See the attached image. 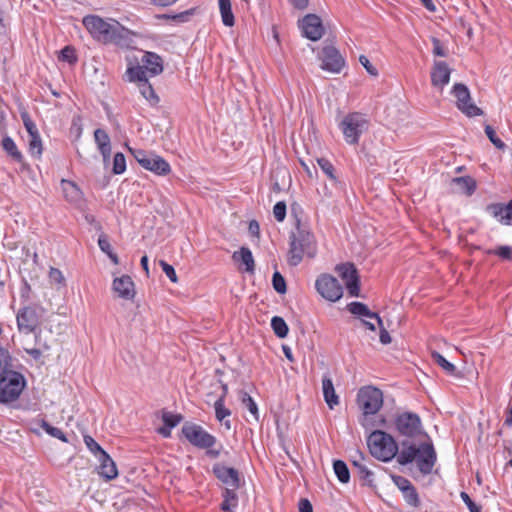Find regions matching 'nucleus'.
Returning <instances> with one entry per match:
<instances>
[{
	"label": "nucleus",
	"instance_id": "obj_53",
	"mask_svg": "<svg viewBox=\"0 0 512 512\" xmlns=\"http://www.w3.org/2000/svg\"><path fill=\"white\" fill-rule=\"evenodd\" d=\"M11 360L9 351L0 346V373L11 367Z\"/></svg>",
	"mask_w": 512,
	"mask_h": 512
},
{
	"label": "nucleus",
	"instance_id": "obj_60",
	"mask_svg": "<svg viewBox=\"0 0 512 512\" xmlns=\"http://www.w3.org/2000/svg\"><path fill=\"white\" fill-rule=\"evenodd\" d=\"M393 483L396 485V487L403 492L407 488H409L412 483L403 476H393L392 477Z\"/></svg>",
	"mask_w": 512,
	"mask_h": 512
},
{
	"label": "nucleus",
	"instance_id": "obj_23",
	"mask_svg": "<svg viewBox=\"0 0 512 512\" xmlns=\"http://www.w3.org/2000/svg\"><path fill=\"white\" fill-rule=\"evenodd\" d=\"M141 63L150 76L159 75L163 71L161 57L153 52H145L142 56Z\"/></svg>",
	"mask_w": 512,
	"mask_h": 512
},
{
	"label": "nucleus",
	"instance_id": "obj_22",
	"mask_svg": "<svg viewBox=\"0 0 512 512\" xmlns=\"http://www.w3.org/2000/svg\"><path fill=\"white\" fill-rule=\"evenodd\" d=\"M97 460L99 462L98 473L101 477L106 480H112L118 476L116 464L107 452L101 453Z\"/></svg>",
	"mask_w": 512,
	"mask_h": 512
},
{
	"label": "nucleus",
	"instance_id": "obj_43",
	"mask_svg": "<svg viewBox=\"0 0 512 512\" xmlns=\"http://www.w3.org/2000/svg\"><path fill=\"white\" fill-rule=\"evenodd\" d=\"M40 426L47 434L50 436L57 438L63 442H68V439L66 435L63 433V431L57 427L51 426L47 421L44 419L40 420Z\"/></svg>",
	"mask_w": 512,
	"mask_h": 512
},
{
	"label": "nucleus",
	"instance_id": "obj_52",
	"mask_svg": "<svg viewBox=\"0 0 512 512\" xmlns=\"http://www.w3.org/2000/svg\"><path fill=\"white\" fill-rule=\"evenodd\" d=\"M489 254L499 256L503 260H510L512 258V247L510 246H499L494 250H489Z\"/></svg>",
	"mask_w": 512,
	"mask_h": 512
},
{
	"label": "nucleus",
	"instance_id": "obj_21",
	"mask_svg": "<svg viewBox=\"0 0 512 512\" xmlns=\"http://www.w3.org/2000/svg\"><path fill=\"white\" fill-rule=\"evenodd\" d=\"M487 211L503 225H512V200L508 204H490Z\"/></svg>",
	"mask_w": 512,
	"mask_h": 512
},
{
	"label": "nucleus",
	"instance_id": "obj_2",
	"mask_svg": "<svg viewBox=\"0 0 512 512\" xmlns=\"http://www.w3.org/2000/svg\"><path fill=\"white\" fill-rule=\"evenodd\" d=\"M316 254L317 242L313 233L297 219L295 229L290 234L289 264L297 266L305 255L314 258Z\"/></svg>",
	"mask_w": 512,
	"mask_h": 512
},
{
	"label": "nucleus",
	"instance_id": "obj_24",
	"mask_svg": "<svg viewBox=\"0 0 512 512\" xmlns=\"http://www.w3.org/2000/svg\"><path fill=\"white\" fill-rule=\"evenodd\" d=\"M322 391L324 400L330 409H333L339 404V398L335 393L334 385L329 374H324L322 377Z\"/></svg>",
	"mask_w": 512,
	"mask_h": 512
},
{
	"label": "nucleus",
	"instance_id": "obj_46",
	"mask_svg": "<svg viewBox=\"0 0 512 512\" xmlns=\"http://www.w3.org/2000/svg\"><path fill=\"white\" fill-rule=\"evenodd\" d=\"M242 404L250 411V413L258 419V408L253 398L247 393H241Z\"/></svg>",
	"mask_w": 512,
	"mask_h": 512
},
{
	"label": "nucleus",
	"instance_id": "obj_42",
	"mask_svg": "<svg viewBox=\"0 0 512 512\" xmlns=\"http://www.w3.org/2000/svg\"><path fill=\"white\" fill-rule=\"evenodd\" d=\"M317 163L325 175L333 182L337 183L338 179L335 175V168L333 164L326 158H318Z\"/></svg>",
	"mask_w": 512,
	"mask_h": 512
},
{
	"label": "nucleus",
	"instance_id": "obj_13",
	"mask_svg": "<svg viewBox=\"0 0 512 512\" xmlns=\"http://www.w3.org/2000/svg\"><path fill=\"white\" fill-rule=\"evenodd\" d=\"M351 296L357 297L360 292L359 275L353 263L338 264L335 268Z\"/></svg>",
	"mask_w": 512,
	"mask_h": 512
},
{
	"label": "nucleus",
	"instance_id": "obj_17",
	"mask_svg": "<svg viewBox=\"0 0 512 512\" xmlns=\"http://www.w3.org/2000/svg\"><path fill=\"white\" fill-rule=\"evenodd\" d=\"M39 324V317L32 307H24L17 313V325L21 332L26 334L35 331Z\"/></svg>",
	"mask_w": 512,
	"mask_h": 512
},
{
	"label": "nucleus",
	"instance_id": "obj_59",
	"mask_svg": "<svg viewBox=\"0 0 512 512\" xmlns=\"http://www.w3.org/2000/svg\"><path fill=\"white\" fill-rule=\"evenodd\" d=\"M460 497L470 512H481V507L477 505L466 492H461Z\"/></svg>",
	"mask_w": 512,
	"mask_h": 512
},
{
	"label": "nucleus",
	"instance_id": "obj_49",
	"mask_svg": "<svg viewBox=\"0 0 512 512\" xmlns=\"http://www.w3.org/2000/svg\"><path fill=\"white\" fill-rule=\"evenodd\" d=\"M21 119L23 121L24 127H25L26 131L28 132L29 136L39 133L36 124L31 119L30 115L27 112L21 113Z\"/></svg>",
	"mask_w": 512,
	"mask_h": 512
},
{
	"label": "nucleus",
	"instance_id": "obj_38",
	"mask_svg": "<svg viewBox=\"0 0 512 512\" xmlns=\"http://www.w3.org/2000/svg\"><path fill=\"white\" fill-rule=\"evenodd\" d=\"M271 327L276 336L285 338L289 332L288 326L283 318L274 316L271 320Z\"/></svg>",
	"mask_w": 512,
	"mask_h": 512
},
{
	"label": "nucleus",
	"instance_id": "obj_40",
	"mask_svg": "<svg viewBox=\"0 0 512 512\" xmlns=\"http://www.w3.org/2000/svg\"><path fill=\"white\" fill-rule=\"evenodd\" d=\"M432 359L437 363L447 374L455 375L456 367L454 364L446 360V358L438 352H432Z\"/></svg>",
	"mask_w": 512,
	"mask_h": 512
},
{
	"label": "nucleus",
	"instance_id": "obj_4",
	"mask_svg": "<svg viewBox=\"0 0 512 512\" xmlns=\"http://www.w3.org/2000/svg\"><path fill=\"white\" fill-rule=\"evenodd\" d=\"M26 386L24 376L11 367L0 373V402L9 403L15 401L21 395Z\"/></svg>",
	"mask_w": 512,
	"mask_h": 512
},
{
	"label": "nucleus",
	"instance_id": "obj_9",
	"mask_svg": "<svg viewBox=\"0 0 512 512\" xmlns=\"http://www.w3.org/2000/svg\"><path fill=\"white\" fill-rule=\"evenodd\" d=\"M451 92L456 98L457 108L466 116L474 117L483 113V111L472 102L470 91L466 85L456 83Z\"/></svg>",
	"mask_w": 512,
	"mask_h": 512
},
{
	"label": "nucleus",
	"instance_id": "obj_32",
	"mask_svg": "<svg viewBox=\"0 0 512 512\" xmlns=\"http://www.w3.org/2000/svg\"><path fill=\"white\" fill-rule=\"evenodd\" d=\"M219 10L222 22L227 27H232L235 24V18L232 12L230 0H218Z\"/></svg>",
	"mask_w": 512,
	"mask_h": 512
},
{
	"label": "nucleus",
	"instance_id": "obj_44",
	"mask_svg": "<svg viewBox=\"0 0 512 512\" xmlns=\"http://www.w3.org/2000/svg\"><path fill=\"white\" fill-rule=\"evenodd\" d=\"M402 495L408 505L412 507H418L420 505L419 495L413 485L404 490Z\"/></svg>",
	"mask_w": 512,
	"mask_h": 512
},
{
	"label": "nucleus",
	"instance_id": "obj_8",
	"mask_svg": "<svg viewBox=\"0 0 512 512\" xmlns=\"http://www.w3.org/2000/svg\"><path fill=\"white\" fill-rule=\"evenodd\" d=\"M184 438L193 446L199 449H208L213 447L217 439L208 433L202 426L193 422H185L181 429Z\"/></svg>",
	"mask_w": 512,
	"mask_h": 512
},
{
	"label": "nucleus",
	"instance_id": "obj_50",
	"mask_svg": "<svg viewBox=\"0 0 512 512\" xmlns=\"http://www.w3.org/2000/svg\"><path fill=\"white\" fill-rule=\"evenodd\" d=\"M273 288L276 292L284 294L287 290L284 277L276 271L272 277Z\"/></svg>",
	"mask_w": 512,
	"mask_h": 512
},
{
	"label": "nucleus",
	"instance_id": "obj_64",
	"mask_svg": "<svg viewBox=\"0 0 512 512\" xmlns=\"http://www.w3.org/2000/svg\"><path fill=\"white\" fill-rule=\"evenodd\" d=\"M300 512H313V508L308 499H301L299 502Z\"/></svg>",
	"mask_w": 512,
	"mask_h": 512
},
{
	"label": "nucleus",
	"instance_id": "obj_18",
	"mask_svg": "<svg viewBox=\"0 0 512 512\" xmlns=\"http://www.w3.org/2000/svg\"><path fill=\"white\" fill-rule=\"evenodd\" d=\"M113 291L126 300H131L135 296L134 282L128 275H122L113 280Z\"/></svg>",
	"mask_w": 512,
	"mask_h": 512
},
{
	"label": "nucleus",
	"instance_id": "obj_41",
	"mask_svg": "<svg viewBox=\"0 0 512 512\" xmlns=\"http://www.w3.org/2000/svg\"><path fill=\"white\" fill-rule=\"evenodd\" d=\"M29 152L34 157H40L42 155L43 146L40 134L29 136L28 140Z\"/></svg>",
	"mask_w": 512,
	"mask_h": 512
},
{
	"label": "nucleus",
	"instance_id": "obj_48",
	"mask_svg": "<svg viewBox=\"0 0 512 512\" xmlns=\"http://www.w3.org/2000/svg\"><path fill=\"white\" fill-rule=\"evenodd\" d=\"M84 443L96 458L101 456V453H105L101 446L91 436H84Z\"/></svg>",
	"mask_w": 512,
	"mask_h": 512
},
{
	"label": "nucleus",
	"instance_id": "obj_3",
	"mask_svg": "<svg viewBox=\"0 0 512 512\" xmlns=\"http://www.w3.org/2000/svg\"><path fill=\"white\" fill-rule=\"evenodd\" d=\"M367 445L371 455L383 462L392 460L398 452L395 439L381 430H375L369 435Z\"/></svg>",
	"mask_w": 512,
	"mask_h": 512
},
{
	"label": "nucleus",
	"instance_id": "obj_37",
	"mask_svg": "<svg viewBox=\"0 0 512 512\" xmlns=\"http://www.w3.org/2000/svg\"><path fill=\"white\" fill-rule=\"evenodd\" d=\"M334 472L341 483H348L350 480V472L347 464L342 460H335L333 463Z\"/></svg>",
	"mask_w": 512,
	"mask_h": 512
},
{
	"label": "nucleus",
	"instance_id": "obj_25",
	"mask_svg": "<svg viewBox=\"0 0 512 512\" xmlns=\"http://www.w3.org/2000/svg\"><path fill=\"white\" fill-rule=\"evenodd\" d=\"M455 192L463 193L468 196L476 190V181L470 176L455 177L451 180Z\"/></svg>",
	"mask_w": 512,
	"mask_h": 512
},
{
	"label": "nucleus",
	"instance_id": "obj_54",
	"mask_svg": "<svg viewBox=\"0 0 512 512\" xmlns=\"http://www.w3.org/2000/svg\"><path fill=\"white\" fill-rule=\"evenodd\" d=\"M48 276L51 283L65 286V277L59 269L51 267Z\"/></svg>",
	"mask_w": 512,
	"mask_h": 512
},
{
	"label": "nucleus",
	"instance_id": "obj_30",
	"mask_svg": "<svg viewBox=\"0 0 512 512\" xmlns=\"http://www.w3.org/2000/svg\"><path fill=\"white\" fill-rule=\"evenodd\" d=\"M236 262H242L245 265L246 272H253L255 267L252 252L247 247H241L239 251H235L232 256Z\"/></svg>",
	"mask_w": 512,
	"mask_h": 512
},
{
	"label": "nucleus",
	"instance_id": "obj_5",
	"mask_svg": "<svg viewBox=\"0 0 512 512\" xmlns=\"http://www.w3.org/2000/svg\"><path fill=\"white\" fill-rule=\"evenodd\" d=\"M369 126L368 120L363 114L354 112L346 115L340 123V129L348 144L356 145L360 136L367 131Z\"/></svg>",
	"mask_w": 512,
	"mask_h": 512
},
{
	"label": "nucleus",
	"instance_id": "obj_63",
	"mask_svg": "<svg viewBox=\"0 0 512 512\" xmlns=\"http://www.w3.org/2000/svg\"><path fill=\"white\" fill-rule=\"evenodd\" d=\"M378 326L380 328V335H379L380 342L384 345L390 344L392 339H391L389 332L383 326V322L381 321V325H378Z\"/></svg>",
	"mask_w": 512,
	"mask_h": 512
},
{
	"label": "nucleus",
	"instance_id": "obj_27",
	"mask_svg": "<svg viewBox=\"0 0 512 512\" xmlns=\"http://www.w3.org/2000/svg\"><path fill=\"white\" fill-rule=\"evenodd\" d=\"M419 452V446L417 447L415 444L409 443L407 441L402 442V449L398 453L397 452V462L401 465L409 464L415 461L417 458V453Z\"/></svg>",
	"mask_w": 512,
	"mask_h": 512
},
{
	"label": "nucleus",
	"instance_id": "obj_14",
	"mask_svg": "<svg viewBox=\"0 0 512 512\" xmlns=\"http://www.w3.org/2000/svg\"><path fill=\"white\" fill-rule=\"evenodd\" d=\"M304 37L312 41L319 40L325 32L322 20L316 14H307L298 22Z\"/></svg>",
	"mask_w": 512,
	"mask_h": 512
},
{
	"label": "nucleus",
	"instance_id": "obj_57",
	"mask_svg": "<svg viewBox=\"0 0 512 512\" xmlns=\"http://www.w3.org/2000/svg\"><path fill=\"white\" fill-rule=\"evenodd\" d=\"M159 264L162 267L163 272L170 279V281H172L173 283H176L178 281V279H177V275H176V272H175V269L173 268V266H171L164 260H160Z\"/></svg>",
	"mask_w": 512,
	"mask_h": 512
},
{
	"label": "nucleus",
	"instance_id": "obj_36",
	"mask_svg": "<svg viewBox=\"0 0 512 512\" xmlns=\"http://www.w3.org/2000/svg\"><path fill=\"white\" fill-rule=\"evenodd\" d=\"M223 395L215 401L214 408H215V416L216 419L220 422H222L226 417L230 416L231 412L229 409H227L224 405V398L225 394L227 392V386H223Z\"/></svg>",
	"mask_w": 512,
	"mask_h": 512
},
{
	"label": "nucleus",
	"instance_id": "obj_62",
	"mask_svg": "<svg viewBox=\"0 0 512 512\" xmlns=\"http://www.w3.org/2000/svg\"><path fill=\"white\" fill-rule=\"evenodd\" d=\"M359 62L361 63V65L366 69V71L370 75H372V76L378 75L377 69L370 63L369 59L366 56L361 55L359 57Z\"/></svg>",
	"mask_w": 512,
	"mask_h": 512
},
{
	"label": "nucleus",
	"instance_id": "obj_51",
	"mask_svg": "<svg viewBox=\"0 0 512 512\" xmlns=\"http://www.w3.org/2000/svg\"><path fill=\"white\" fill-rule=\"evenodd\" d=\"M485 133L495 147L499 149L505 147V143L496 135L495 130L490 125L485 127Z\"/></svg>",
	"mask_w": 512,
	"mask_h": 512
},
{
	"label": "nucleus",
	"instance_id": "obj_56",
	"mask_svg": "<svg viewBox=\"0 0 512 512\" xmlns=\"http://www.w3.org/2000/svg\"><path fill=\"white\" fill-rule=\"evenodd\" d=\"M273 214L278 222H282L286 217V203L283 201L277 202L273 207Z\"/></svg>",
	"mask_w": 512,
	"mask_h": 512
},
{
	"label": "nucleus",
	"instance_id": "obj_33",
	"mask_svg": "<svg viewBox=\"0 0 512 512\" xmlns=\"http://www.w3.org/2000/svg\"><path fill=\"white\" fill-rule=\"evenodd\" d=\"M3 150L16 162H22L23 155L18 150L16 143L9 136H4L1 142Z\"/></svg>",
	"mask_w": 512,
	"mask_h": 512
},
{
	"label": "nucleus",
	"instance_id": "obj_20",
	"mask_svg": "<svg viewBox=\"0 0 512 512\" xmlns=\"http://www.w3.org/2000/svg\"><path fill=\"white\" fill-rule=\"evenodd\" d=\"M365 456L357 450L351 458L352 465L357 469L358 476L365 481V485L374 486L373 472L365 465Z\"/></svg>",
	"mask_w": 512,
	"mask_h": 512
},
{
	"label": "nucleus",
	"instance_id": "obj_29",
	"mask_svg": "<svg viewBox=\"0 0 512 512\" xmlns=\"http://www.w3.org/2000/svg\"><path fill=\"white\" fill-rule=\"evenodd\" d=\"M94 138L104 160H107L111 153L110 138L108 134L102 129H96L94 132Z\"/></svg>",
	"mask_w": 512,
	"mask_h": 512
},
{
	"label": "nucleus",
	"instance_id": "obj_6",
	"mask_svg": "<svg viewBox=\"0 0 512 512\" xmlns=\"http://www.w3.org/2000/svg\"><path fill=\"white\" fill-rule=\"evenodd\" d=\"M357 403L363 412L364 421L375 415L383 406V393L373 386L362 387L357 394Z\"/></svg>",
	"mask_w": 512,
	"mask_h": 512
},
{
	"label": "nucleus",
	"instance_id": "obj_16",
	"mask_svg": "<svg viewBox=\"0 0 512 512\" xmlns=\"http://www.w3.org/2000/svg\"><path fill=\"white\" fill-rule=\"evenodd\" d=\"M213 473L226 488L238 489L240 486L239 472L235 468L226 467L220 463L213 465Z\"/></svg>",
	"mask_w": 512,
	"mask_h": 512
},
{
	"label": "nucleus",
	"instance_id": "obj_61",
	"mask_svg": "<svg viewBox=\"0 0 512 512\" xmlns=\"http://www.w3.org/2000/svg\"><path fill=\"white\" fill-rule=\"evenodd\" d=\"M98 245H99L100 250L102 252H104L105 254H109V253H111V251H113L111 244L108 240V237L105 234H101L99 236Z\"/></svg>",
	"mask_w": 512,
	"mask_h": 512
},
{
	"label": "nucleus",
	"instance_id": "obj_10",
	"mask_svg": "<svg viewBox=\"0 0 512 512\" xmlns=\"http://www.w3.org/2000/svg\"><path fill=\"white\" fill-rule=\"evenodd\" d=\"M317 292L325 299L335 302L343 295V288L338 280L329 274L320 275L315 282Z\"/></svg>",
	"mask_w": 512,
	"mask_h": 512
},
{
	"label": "nucleus",
	"instance_id": "obj_15",
	"mask_svg": "<svg viewBox=\"0 0 512 512\" xmlns=\"http://www.w3.org/2000/svg\"><path fill=\"white\" fill-rule=\"evenodd\" d=\"M415 461L422 474H430L436 462V452L433 445L431 443L420 444Z\"/></svg>",
	"mask_w": 512,
	"mask_h": 512
},
{
	"label": "nucleus",
	"instance_id": "obj_58",
	"mask_svg": "<svg viewBox=\"0 0 512 512\" xmlns=\"http://www.w3.org/2000/svg\"><path fill=\"white\" fill-rule=\"evenodd\" d=\"M431 41L433 45V54L438 57H446L447 50L445 49L441 41L436 37H433Z\"/></svg>",
	"mask_w": 512,
	"mask_h": 512
},
{
	"label": "nucleus",
	"instance_id": "obj_1",
	"mask_svg": "<svg viewBox=\"0 0 512 512\" xmlns=\"http://www.w3.org/2000/svg\"><path fill=\"white\" fill-rule=\"evenodd\" d=\"M83 25L92 35V37L105 44H115L124 48L134 46V38L137 36L119 22L109 19V21L96 15H88L83 18Z\"/></svg>",
	"mask_w": 512,
	"mask_h": 512
},
{
	"label": "nucleus",
	"instance_id": "obj_47",
	"mask_svg": "<svg viewBox=\"0 0 512 512\" xmlns=\"http://www.w3.org/2000/svg\"><path fill=\"white\" fill-rule=\"evenodd\" d=\"M112 170L114 174H122L126 170V160L122 153L118 152L114 155Z\"/></svg>",
	"mask_w": 512,
	"mask_h": 512
},
{
	"label": "nucleus",
	"instance_id": "obj_34",
	"mask_svg": "<svg viewBox=\"0 0 512 512\" xmlns=\"http://www.w3.org/2000/svg\"><path fill=\"white\" fill-rule=\"evenodd\" d=\"M138 86L141 95L149 102L151 106H156L159 103L160 99L148 81L139 83Z\"/></svg>",
	"mask_w": 512,
	"mask_h": 512
},
{
	"label": "nucleus",
	"instance_id": "obj_7",
	"mask_svg": "<svg viewBox=\"0 0 512 512\" xmlns=\"http://www.w3.org/2000/svg\"><path fill=\"white\" fill-rule=\"evenodd\" d=\"M129 151L144 169L159 176H166L171 172L170 164L163 157L143 149L129 148Z\"/></svg>",
	"mask_w": 512,
	"mask_h": 512
},
{
	"label": "nucleus",
	"instance_id": "obj_39",
	"mask_svg": "<svg viewBox=\"0 0 512 512\" xmlns=\"http://www.w3.org/2000/svg\"><path fill=\"white\" fill-rule=\"evenodd\" d=\"M195 9L191 8L186 11L176 13V14H161L157 15L158 19L172 20L177 23H184L189 20V17L194 14Z\"/></svg>",
	"mask_w": 512,
	"mask_h": 512
},
{
	"label": "nucleus",
	"instance_id": "obj_31",
	"mask_svg": "<svg viewBox=\"0 0 512 512\" xmlns=\"http://www.w3.org/2000/svg\"><path fill=\"white\" fill-rule=\"evenodd\" d=\"M237 489L225 488L222 497L223 501L220 505V508L224 512H234L236 507L238 506V496L236 493Z\"/></svg>",
	"mask_w": 512,
	"mask_h": 512
},
{
	"label": "nucleus",
	"instance_id": "obj_11",
	"mask_svg": "<svg viewBox=\"0 0 512 512\" xmlns=\"http://www.w3.org/2000/svg\"><path fill=\"white\" fill-rule=\"evenodd\" d=\"M318 57L321 60V69L327 72L338 74L345 66V59L332 45L324 46Z\"/></svg>",
	"mask_w": 512,
	"mask_h": 512
},
{
	"label": "nucleus",
	"instance_id": "obj_35",
	"mask_svg": "<svg viewBox=\"0 0 512 512\" xmlns=\"http://www.w3.org/2000/svg\"><path fill=\"white\" fill-rule=\"evenodd\" d=\"M126 75L128 80L131 82L138 81L139 83H142L144 81H148L147 71L142 64L128 67L126 70Z\"/></svg>",
	"mask_w": 512,
	"mask_h": 512
},
{
	"label": "nucleus",
	"instance_id": "obj_45",
	"mask_svg": "<svg viewBox=\"0 0 512 512\" xmlns=\"http://www.w3.org/2000/svg\"><path fill=\"white\" fill-rule=\"evenodd\" d=\"M183 417L181 414H173L169 411L162 412V421L164 424L170 428L176 427L181 421Z\"/></svg>",
	"mask_w": 512,
	"mask_h": 512
},
{
	"label": "nucleus",
	"instance_id": "obj_28",
	"mask_svg": "<svg viewBox=\"0 0 512 512\" xmlns=\"http://www.w3.org/2000/svg\"><path fill=\"white\" fill-rule=\"evenodd\" d=\"M347 309L353 315L365 317L367 319H374L378 325H381V318L379 315L372 312L368 306L362 302H351L347 305Z\"/></svg>",
	"mask_w": 512,
	"mask_h": 512
},
{
	"label": "nucleus",
	"instance_id": "obj_55",
	"mask_svg": "<svg viewBox=\"0 0 512 512\" xmlns=\"http://www.w3.org/2000/svg\"><path fill=\"white\" fill-rule=\"evenodd\" d=\"M59 58L68 63H75L77 61L75 50L71 46L64 47L60 52Z\"/></svg>",
	"mask_w": 512,
	"mask_h": 512
},
{
	"label": "nucleus",
	"instance_id": "obj_26",
	"mask_svg": "<svg viewBox=\"0 0 512 512\" xmlns=\"http://www.w3.org/2000/svg\"><path fill=\"white\" fill-rule=\"evenodd\" d=\"M61 188L63 196L68 202L78 204L82 200V191L74 182L62 179Z\"/></svg>",
	"mask_w": 512,
	"mask_h": 512
},
{
	"label": "nucleus",
	"instance_id": "obj_19",
	"mask_svg": "<svg viewBox=\"0 0 512 512\" xmlns=\"http://www.w3.org/2000/svg\"><path fill=\"white\" fill-rule=\"evenodd\" d=\"M451 70L444 61H436L431 70V83L435 87L443 88L449 83Z\"/></svg>",
	"mask_w": 512,
	"mask_h": 512
},
{
	"label": "nucleus",
	"instance_id": "obj_12",
	"mask_svg": "<svg viewBox=\"0 0 512 512\" xmlns=\"http://www.w3.org/2000/svg\"><path fill=\"white\" fill-rule=\"evenodd\" d=\"M395 427L399 434L414 437L421 432V419L416 413L404 412L396 416Z\"/></svg>",
	"mask_w": 512,
	"mask_h": 512
}]
</instances>
